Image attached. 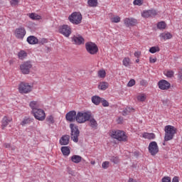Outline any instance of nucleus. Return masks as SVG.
<instances>
[{"label": "nucleus", "instance_id": "nucleus-43", "mask_svg": "<svg viewBox=\"0 0 182 182\" xmlns=\"http://www.w3.org/2000/svg\"><path fill=\"white\" fill-rule=\"evenodd\" d=\"M111 161L114 163V164H117L119 163V157L117 156H112L111 158Z\"/></svg>", "mask_w": 182, "mask_h": 182}, {"label": "nucleus", "instance_id": "nucleus-4", "mask_svg": "<svg viewBox=\"0 0 182 182\" xmlns=\"http://www.w3.org/2000/svg\"><path fill=\"white\" fill-rule=\"evenodd\" d=\"M33 85H29L28 82H21L18 85V92L21 95H26L27 93H31L32 92Z\"/></svg>", "mask_w": 182, "mask_h": 182}, {"label": "nucleus", "instance_id": "nucleus-26", "mask_svg": "<svg viewBox=\"0 0 182 182\" xmlns=\"http://www.w3.org/2000/svg\"><path fill=\"white\" fill-rule=\"evenodd\" d=\"M71 161L73 163H75V164H78V163H80L82 161V156L79 155H73L71 157Z\"/></svg>", "mask_w": 182, "mask_h": 182}, {"label": "nucleus", "instance_id": "nucleus-53", "mask_svg": "<svg viewBox=\"0 0 182 182\" xmlns=\"http://www.w3.org/2000/svg\"><path fill=\"white\" fill-rule=\"evenodd\" d=\"M5 147L8 149V147H11V145L9 144H5Z\"/></svg>", "mask_w": 182, "mask_h": 182}, {"label": "nucleus", "instance_id": "nucleus-30", "mask_svg": "<svg viewBox=\"0 0 182 182\" xmlns=\"http://www.w3.org/2000/svg\"><path fill=\"white\" fill-rule=\"evenodd\" d=\"M29 18L33 21H39V19H41L42 17L35 13H31L29 14Z\"/></svg>", "mask_w": 182, "mask_h": 182}, {"label": "nucleus", "instance_id": "nucleus-19", "mask_svg": "<svg viewBox=\"0 0 182 182\" xmlns=\"http://www.w3.org/2000/svg\"><path fill=\"white\" fill-rule=\"evenodd\" d=\"M11 122H12V118L9 117L7 116L4 117L2 121H1V127L2 129H5V127H6V126H8V124H9V123H11Z\"/></svg>", "mask_w": 182, "mask_h": 182}, {"label": "nucleus", "instance_id": "nucleus-25", "mask_svg": "<svg viewBox=\"0 0 182 182\" xmlns=\"http://www.w3.org/2000/svg\"><path fill=\"white\" fill-rule=\"evenodd\" d=\"M109 87V83L107 82H101L98 85V89L100 90H106Z\"/></svg>", "mask_w": 182, "mask_h": 182}, {"label": "nucleus", "instance_id": "nucleus-31", "mask_svg": "<svg viewBox=\"0 0 182 182\" xmlns=\"http://www.w3.org/2000/svg\"><path fill=\"white\" fill-rule=\"evenodd\" d=\"M134 110L132 108L130 107H126L123 111H122V116H127L130 114V112H133Z\"/></svg>", "mask_w": 182, "mask_h": 182}, {"label": "nucleus", "instance_id": "nucleus-5", "mask_svg": "<svg viewBox=\"0 0 182 182\" xmlns=\"http://www.w3.org/2000/svg\"><path fill=\"white\" fill-rule=\"evenodd\" d=\"M70 129L71 130V140L74 141L75 143H77V141H79L78 137L80 134V131H79V128H77V126L75 125V124H70Z\"/></svg>", "mask_w": 182, "mask_h": 182}, {"label": "nucleus", "instance_id": "nucleus-7", "mask_svg": "<svg viewBox=\"0 0 182 182\" xmlns=\"http://www.w3.org/2000/svg\"><path fill=\"white\" fill-rule=\"evenodd\" d=\"M85 49L90 55H96L99 52V48L95 43L87 42L85 43Z\"/></svg>", "mask_w": 182, "mask_h": 182}, {"label": "nucleus", "instance_id": "nucleus-14", "mask_svg": "<svg viewBox=\"0 0 182 182\" xmlns=\"http://www.w3.org/2000/svg\"><path fill=\"white\" fill-rule=\"evenodd\" d=\"M158 86L161 90H168V88L171 87L170 82L166 80H161L158 82Z\"/></svg>", "mask_w": 182, "mask_h": 182}, {"label": "nucleus", "instance_id": "nucleus-34", "mask_svg": "<svg viewBox=\"0 0 182 182\" xmlns=\"http://www.w3.org/2000/svg\"><path fill=\"white\" fill-rule=\"evenodd\" d=\"M46 122L49 123V124H53L55 123V119L53 118V116L49 115L46 117Z\"/></svg>", "mask_w": 182, "mask_h": 182}, {"label": "nucleus", "instance_id": "nucleus-33", "mask_svg": "<svg viewBox=\"0 0 182 182\" xmlns=\"http://www.w3.org/2000/svg\"><path fill=\"white\" fill-rule=\"evenodd\" d=\"M18 56L20 59L23 60L28 56V54L24 50H21L18 53Z\"/></svg>", "mask_w": 182, "mask_h": 182}, {"label": "nucleus", "instance_id": "nucleus-45", "mask_svg": "<svg viewBox=\"0 0 182 182\" xmlns=\"http://www.w3.org/2000/svg\"><path fill=\"white\" fill-rule=\"evenodd\" d=\"M166 75L167 77H173V76H174V72L172 70H169L166 72Z\"/></svg>", "mask_w": 182, "mask_h": 182}, {"label": "nucleus", "instance_id": "nucleus-50", "mask_svg": "<svg viewBox=\"0 0 182 182\" xmlns=\"http://www.w3.org/2000/svg\"><path fill=\"white\" fill-rule=\"evenodd\" d=\"M149 62L150 63H156V62H157V58H149Z\"/></svg>", "mask_w": 182, "mask_h": 182}, {"label": "nucleus", "instance_id": "nucleus-8", "mask_svg": "<svg viewBox=\"0 0 182 182\" xmlns=\"http://www.w3.org/2000/svg\"><path fill=\"white\" fill-rule=\"evenodd\" d=\"M31 68L32 63L31 61H26L20 65V69L23 75H29Z\"/></svg>", "mask_w": 182, "mask_h": 182}, {"label": "nucleus", "instance_id": "nucleus-16", "mask_svg": "<svg viewBox=\"0 0 182 182\" xmlns=\"http://www.w3.org/2000/svg\"><path fill=\"white\" fill-rule=\"evenodd\" d=\"M77 116V114L76 113V111L72 110L65 114V119L68 122H75Z\"/></svg>", "mask_w": 182, "mask_h": 182}, {"label": "nucleus", "instance_id": "nucleus-41", "mask_svg": "<svg viewBox=\"0 0 182 182\" xmlns=\"http://www.w3.org/2000/svg\"><path fill=\"white\" fill-rule=\"evenodd\" d=\"M137 100L139 101V102H144V100H146V96L142 94L141 95H139L137 97Z\"/></svg>", "mask_w": 182, "mask_h": 182}, {"label": "nucleus", "instance_id": "nucleus-56", "mask_svg": "<svg viewBox=\"0 0 182 182\" xmlns=\"http://www.w3.org/2000/svg\"><path fill=\"white\" fill-rule=\"evenodd\" d=\"M163 145H164V146H166V142H164V143H163Z\"/></svg>", "mask_w": 182, "mask_h": 182}, {"label": "nucleus", "instance_id": "nucleus-23", "mask_svg": "<svg viewBox=\"0 0 182 182\" xmlns=\"http://www.w3.org/2000/svg\"><path fill=\"white\" fill-rule=\"evenodd\" d=\"M102 97H100L97 95H95V96L92 97V102L96 106H99V105H100V102H102Z\"/></svg>", "mask_w": 182, "mask_h": 182}, {"label": "nucleus", "instance_id": "nucleus-38", "mask_svg": "<svg viewBox=\"0 0 182 182\" xmlns=\"http://www.w3.org/2000/svg\"><path fill=\"white\" fill-rule=\"evenodd\" d=\"M149 52L150 53H156V52H160V48L159 47L154 46L149 49Z\"/></svg>", "mask_w": 182, "mask_h": 182}, {"label": "nucleus", "instance_id": "nucleus-21", "mask_svg": "<svg viewBox=\"0 0 182 182\" xmlns=\"http://www.w3.org/2000/svg\"><path fill=\"white\" fill-rule=\"evenodd\" d=\"M27 42L30 45H36V43H38V38H36V37H35L33 36H30L27 38Z\"/></svg>", "mask_w": 182, "mask_h": 182}, {"label": "nucleus", "instance_id": "nucleus-39", "mask_svg": "<svg viewBox=\"0 0 182 182\" xmlns=\"http://www.w3.org/2000/svg\"><path fill=\"white\" fill-rule=\"evenodd\" d=\"M98 77H102V78L106 77V71H105V70H99L98 71Z\"/></svg>", "mask_w": 182, "mask_h": 182}, {"label": "nucleus", "instance_id": "nucleus-15", "mask_svg": "<svg viewBox=\"0 0 182 182\" xmlns=\"http://www.w3.org/2000/svg\"><path fill=\"white\" fill-rule=\"evenodd\" d=\"M124 23L127 28H130V26L137 25V20L133 18H126L124 19Z\"/></svg>", "mask_w": 182, "mask_h": 182}, {"label": "nucleus", "instance_id": "nucleus-29", "mask_svg": "<svg viewBox=\"0 0 182 182\" xmlns=\"http://www.w3.org/2000/svg\"><path fill=\"white\" fill-rule=\"evenodd\" d=\"M61 151L63 156H68L69 154H70V149L69 148V146H62Z\"/></svg>", "mask_w": 182, "mask_h": 182}, {"label": "nucleus", "instance_id": "nucleus-24", "mask_svg": "<svg viewBox=\"0 0 182 182\" xmlns=\"http://www.w3.org/2000/svg\"><path fill=\"white\" fill-rule=\"evenodd\" d=\"M88 122H90V126L92 129H94L95 130L97 129V121H96L95 118H92V115L91 118L88 120Z\"/></svg>", "mask_w": 182, "mask_h": 182}, {"label": "nucleus", "instance_id": "nucleus-51", "mask_svg": "<svg viewBox=\"0 0 182 182\" xmlns=\"http://www.w3.org/2000/svg\"><path fill=\"white\" fill-rule=\"evenodd\" d=\"M38 43L40 45H45V43H48V40H41V41H38Z\"/></svg>", "mask_w": 182, "mask_h": 182}, {"label": "nucleus", "instance_id": "nucleus-6", "mask_svg": "<svg viewBox=\"0 0 182 182\" xmlns=\"http://www.w3.org/2000/svg\"><path fill=\"white\" fill-rule=\"evenodd\" d=\"M68 19L71 23H73V25H79L80 23H82V14H80V12L75 11L69 16Z\"/></svg>", "mask_w": 182, "mask_h": 182}, {"label": "nucleus", "instance_id": "nucleus-42", "mask_svg": "<svg viewBox=\"0 0 182 182\" xmlns=\"http://www.w3.org/2000/svg\"><path fill=\"white\" fill-rule=\"evenodd\" d=\"M101 102L102 103V106L104 107H109V102H107V100L102 98Z\"/></svg>", "mask_w": 182, "mask_h": 182}, {"label": "nucleus", "instance_id": "nucleus-49", "mask_svg": "<svg viewBox=\"0 0 182 182\" xmlns=\"http://www.w3.org/2000/svg\"><path fill=\"white\" fill-rule=\"evenodd\" d=\"M141 55V52H140V51H136L134 53L135 58H140Z\"/></svg>", "mask_w": 182, "mask_h": 182}, {"label": "nucleus", "instance_id": "nucleus-35", "mask_svg": "<svg viewBox=\"0 0 182 182\" xmlns=\"http://www.w3.org/2000/svg\"><path fill=\"white\" fill-rule=\"evenodd\" d=\"M111 22L112 23H119V22H120V17L119 16H116L111 18Z\"/></svg>", "mask_w": 182, "mask_h": 182}, {"label": "nucleus", "instance_id": "nucleus-40", "mask_svg": "<svg viewBox=\"0 0 182 182\" xmlns=\"http://www.w3.org/2000/svg\"><path fill=\"white\" fill-rule=\"evenodd\" d=\"M136 85V80H134V79H131L128 84H127V86L128 87H132L133 86H134Z\"/></svg>", "mask_w": 182, "mask_h": 182}, {"label": "nucleus", "instance_id": "nucleus-36", "mask_svg": "<svg viewBox=\"0 0 182 182\" xmlns=\"http://www.w3.org/2000/svg\"><path fill=\"white\" fill-rule=\"evenodd\" d=\"M166 22L164 21H161L159 23H158V25H157V28L158 29H166Z\"/></svg>", "mask_w": 182, "mask_h": 182}, {"label": "nucleus", "instance_id": "nucleus-37", "mask_svg": "<svg viewBox=\"0 0 182 182\" xmlns=\"http://www.w3.org/2000/svg\"><path fill=\"white\" fill-rule=\"evenodd\" d=\"M122 63H123L124 66L127 68V66H129V65H130V58H124L123 61H122Z\"/></svg>", "mask_w": 182, "mask_h": 182}, {"label": "nucleus", "instance_id": "nucleus-44", "mask_svg": "<svg viewBox=\"0 0 182 182\" xmlns=\"http://www.w3.org/2000/svg\"><path fill=\"white\" fill-rule=\"evenodd\" d=\"M161 182H171V178L170 176H164L162 178Z\"/></svg>", "mask_w": 182, "mask_h": 182}, {"label": "nucleus", "instance_id": "nucleus-13", "mask_svg": "<svg viewBox=\"0 0 182 182\" xmlns=\"http://www.w3.org/2000/svg\"><path fill=\"white\" fill-rule=\"evenodd\" d=\"M157 15V11L154 9L144 11L141 13L143 18H154Z\"/></svg>", "mask_w": 182, "mask_h": 182}, {"label": "nucleus", "instance_id": "nucleus-1", "mask_svg": "<svg viewBox=\"0 0 182 182\" xmlns=\"http://www.w3.org/2000/svg\"><path fill=\"white\" fill-rule=\"evenodd\" d=\"M176 133H177V129H176V127L171 125H166L165 127L164 141H169V140H173Z\"/></svg>", "mask_w": 182, "mask_h": 182}, {"label": "nucleus", "instance_id": "nucleus-32", "mask_svg": "<svg viewBox=\"0 0 182 182\" xmlns=\"http://www.w3.org/2000/svg\"><path fill=\"white\" fill-rule=\"evenodd\" d=\"M87 4L89 6H92V8H95L97 6V0H88Z\"/></svg>", "mask_w": 182, "mask_h": 182}, {"label": "nucleus", "instance_id": "nucleus-55", "mask_svg": "<svg viewBox=\"0 0 182 182\" xmlns=\"http://www.w3.org/2000/svg\"><path fill=\"white\" fill-rule=\"evenodd\" d=\"M139 62H140V60H139V58H137V59L136 60V63H139Z\"/></svg>", "mask_w": 182, "mask_h": 182}, {"label": "nucleus", "instance_id": "nucleus-48", "mask_svg": "<svg viewBox=\"0 0 182 182\" xmlns=\"http://www.w3.org/2000/svg\"><path fill=\"white\" fill-rule=\"evenodd\" d=\"M19 4V1L18 0H11V4L12 6H16V5H18Z\"/></svg>", "mask_w": 182, "mask_h": 182}, {"label": "nucleus", "instance_id": "nucleus-3", "mask_svg": "<svg viewBox=\"0 0 182 182\" xmlns=\"http://www.w3.org/2000/svg\"><path fill=\"white\" fill-rule=\"evenodd\" d=\"M90 119H92V113L90 112H78L77 113L76 122L77 123H85V122H89Z\"/></svg>", "mask_w": 182, "mask_h": 182}, {"label": "nucleus", "instance_id": "nucleus-11", "mask_svg": "<svg viewBox=\"0 0 182 182\" xmlns=\"http://www.w3.org/2000/svg\"><path fill=\"white\" fill-rule=\"evenodd\" d=\"M59 32L66 38H69L72 33V28L68 25H63L59 28Z\"/></svg>", "mask_w": 182, "mask_h": 182}, {"label": "nucleus", "instance_id": "nucleus-17", "mask_svg": "<svg viewBox=\"0 0 182 182\" xmlns=\"http://www.w3.org/2000/svg\"><path fill=\"white\" fill-rule=\"evenodd\" d=\"M73 41L75 42V45H82V43H85V38L80 35L74 36L73 37Z\"/></svg>", "mask_w": 182, "mask_h": 182}, {"label": "nucleus", "instance_id": "nucleus-47", "mask_svg": "<svg viewBox=\"0 0 182 182\" xmlns=\"http://www.w3.org/2000/svg\"><path fill=\"white\" fill-rule=\"evenodd\" d=\"M109 161H105L102 163V168H109Z\"/></svg>", "mask_w": 182, "mask_h": 182}, {"label": "nucleus", "instance_id": "nucleus-20", "mask_svg": "<svg viewBox=\"0 0 182 182\" xmlns=\"http://www.w3.org/2000/svg\"><path fill=\"white\" fill-rule=\"evenodd\" d=\"M29 106L32 110V113L36 110L39 109V102H38V101H31L29 104Z\"/></svg>", "mask_w": 182, "mask_h": 182}, {"label": "nucleus", "instance_id": "nucleus-54", "mask_svg": "<svg viewBox=\"0 0 182 182\" xmlns=\"http://www.w3.org/2000/svg\"><path fill=\"white\" fill-rule=\"evenodd\" d=\"M91 164H92V166H94V164H96V162L95 161H91Z\"/></svg>", "mask_w": 182, "mask_h": 182}, {"label": "nucleus", "instance_id": "nucleus-27", "mask_svg": "<svg viewBox=\"0 0 182 182\" xmlns=\"http://www.w3.org/2000/svg\"><path fill=\"white\" fill-rule=\"evenodd\" d=\"M159 36L164 41H167V39H171L173 38V36L170 33H162Z\"/></svg>", "mask_w": 182, "mask_h": 182}, {"label": "nucleus", "instance_id": "nucleus-12", "mask_svg": "<svg viewBox=\"0 0 182 182\" xmlns=\"http://www.w3.org/2000/svg\"><path fill=\"white\" fill-rule=\"evenodd\" d=\"M25 35H26V30H25L24 27L20 26L15 30V36L18 39H22L25 38Z\"/></svg>", "mask_w": 182, "mask_h": 182}, {"label": "nucleus", "instance_id": "nucleus-28", "mask_svg": "<svg viewBox=\"0 0 182 182\" xmlns=\"http://www.w3.org/2000/svg\"><path fill=\"white\" fill-rule=\"evenodd\" d=\"M33 122V118L25 117L21 122V126H26V124H31Z\"/></svg>", "mask_w": 182, "mask_h": 182}, {"label": "nucleus", "instance_id": "nucleus-9", "mask_svg": "<svg viewBox=\"0 0 182 182\" xmlns=\"http://www.w3.org/2000/svg\"><path fill=\"white\" fill-rule=\"evenodd\" d=\"M32 114H33L35 119H36L37 120H40L41 122L45 120V119L46 118L45 111L40 108L32 112Z\"/></svg>", "mask_w": 182, "mask_h": 182}, {"label": "nucleus", "instance_id": "nucleus-10", "mask_svg": "<svg viewBox=\"0 0 182 182\" xmlns=\"http://www.w3.org/2000/svg\"><path fill=\"white\" fill-rule=\"evenodd\" d=\"M148 150L151 156H156V154L159 153V146L157 145V142L151 141L149 145Z\"/></svg>", "mask_w": 182, "mask_h": 182}, {"label": "nucleus", "instance_id": "nucleus-22", "mask_svg": "<svg viewBox=\"0 0 182 182\" xmlns=\"http://www.w3.org/2000/svg\"><path fill=\"white\" fill-rule=\"evenodd\" d=\"M142 137H144V139H148V140H153L156 139V134L154 133L144 132Z\"/></svg>", "mask_w": 182, "mask_h": 182}, {"label": "nucleus", "instance_id": "nucleus-2", "mask_svg": "<svg viewBox=\"0 0 182 182\" xmlns=\"http://www.w3.org/2000/svg\"><path fill=\"white\" fill-rule=\"evenodd\" d=\"M110 136L112 139H116L119 141H127L126 132L121 130L112 131Z\"/></svg>", "mask_w": 182, "mask_h": 182}, {"label": "nucleus", "instance_id": "nucleus-18", "mask_svg": "<svg viewBox=\"0 0 182 182\" xmlns=\"http://www.w3.org/2000/svg\"><path fill=\"white\" fill-rule=\"evenodd\" d=\"M69 140H70V136L64 135L60 139V144L61 146H68L69 144Z\"/></svg>", "mask_w": 182, "mask_h": 182}, {"label": "nucleus", "instance_id": "nucleus-46", "mask_svg": "<svg viewBox=\"0 0 182 182\" xmlns=\"http://www.w3.org/2000/svg\"><path fill=\"white\" fill-rule=\"evenodd\" d=\"M134 5H143V0H134Z\"/></svg>", "mask_w": 182, "mask_h": 182}, {"label": "nucleus", "instance_id": "nucleus-57", "mask_svg": "<svg viewBox=\"0 0 182 182\" xmlns=\"http://www.w3.org/2000/svg\"><path fill=\"white\" fill-rule=\"evenodd\" d=\"M12 64V60H10V65Z\"/></svg>", "mask_w": 182, "mask_h": 182}, {"label": "nucleus", "instance_id": "nucleus-52", "mask_svg": "<svg viewBox=\"0 0 182 182\" xmlns=\"http://www.w3.org/2000/svg\"><path fill=\"white\" fill-rule=\"evenodd\" d=\"M172 182H180L178 181V176H174L172 179Z\"/></svg>", "mask_w": 182, "mask_h": 182}]
</instances>
